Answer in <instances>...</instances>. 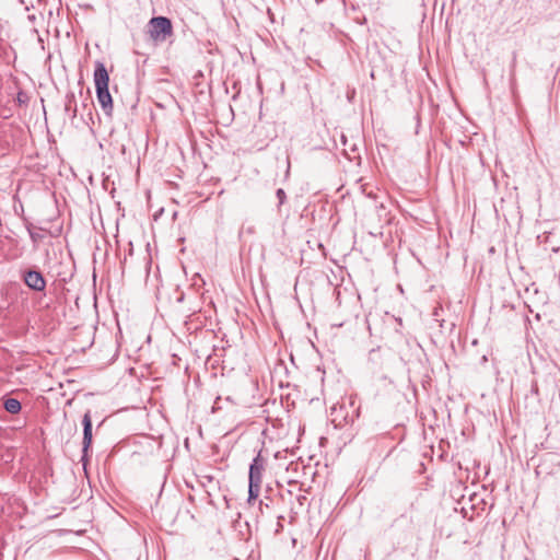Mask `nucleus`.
<instances>
[{
    "label": "nucleus",
    "mask_w": 560,
    "mask_h": 560,
    "mask_svg": "<svg viewBox=\"0 0 560 560\" xmlns=\"http://www.w3.org/2000/svg\"><path fill=\"white\" fill-rule=\"evenodd\" d=\"M93 77H94L95 89L108 88L109 74H108V71L103 62L97 61L95 63Z\"/></svg>",
    "instance_id": "5"
},
{
    "label": "nucleus",
    "mask_w": 560,
    "mask_h": 560,
    "mask_svg": "<svg viewBox=\"0 0 560 560\" xmlns=\"http://www.w3.org/2000/svg\"><path fill=\"white\" fill-rule=\"evenodd\" d=\"M96 98L105 115L110 116L113 112V98L108 88L95 89Z\"/></svg>",
    "instance_id": "6"
},
{
    "label": "nucleus",
    "mask_w": 560,
    "mask_h": 560,
    "mask_svg": "<svg viewBox=\"0 0 560 560\" xmlns=\"http://www.w3.org/2000/svg\"><path fill=\"white\" fill-rule=\"evenodd\" d=\"M265 459L259 451L249 465L248 482L261 483Z\"/></svg>",
    "instance_id": "4"
},
{
    "label": "nucleus",
    "mask_w": 560,
    "mask_h": 560,
    "mask_svg": "<svg viewBox=\"0 0 560 560\" xmlns=\"http://www.w3.org/2000/svg\"><path fill=\"white\" fill-rule=\"evenodd\" d=\"M282 520H283V516H279L278 517L277 529H276L277 533H279V532H281L283 529V525H282V522H281Z\"/></svg>",
    "instance_id": "14"
},
{
    "label": "nucleus",
    "mask_w": 560,
    "mask_h": 560,
    "mask_svg": "<svg viewBox=\"0 0 560 560\" xmlns=\"http://www.w3.org/2000/svg\"><path fill=\"white\" fill-rule=\"evenodd\" d=\"M24 283L34 291H44L46 288V280L43 273L38 270L30 269L23 275Z\"/></svg>",
    "instance_id": "3"
},
{
    "label": "nucleus",
    "mask_w": 560,
    "mask_h": 560,
    "mask_svg": "<svg viewBox=\"0 0 560 560\" xmlns=\"http://www.w3.org/2000/svg\"><path fill=\"white\" fill-rule=\"evenodd\" d=\"M65 112L69 115L71 119H74L77 117L78 110L75 104V96L73 92H70L66 95Z\"/></svg>",
    "instance_id": "7"
},
{
    "label": "nucleus",
    "mask_w": 560,
    "mask_h": 560,
    "mask_svg": "<svg viewBox=\"0 0 560 560\" xmlns=\"http://www.w3.org/2000/svg\"><path fill=\"white\" fill-rule=\"evenodd\" d=\"M82 427H83V439H82V455H81V463L83 467H86V464L90 459V448L93 443V424H92V418H91V411L88 410L82 418Z\"/></svg>",
    "instance_id": "2"
},
{
    "label": "nucleus",
    "mask_w": 560,
    "mask_h": 560,
    "mask_svg": "<svg viewBox=\"0 0 560 560\" xmlns=\"http://www.w3.org/2000/svg\"><path fill=\"white\" fill-rule=\"evenodd\" d=\"M265 508H268V504H267V503H264V501H262V500H260V501H259V510H260L261 512H264Z\"/></svg>",
    "instance_id": "15"
},
{
    "label": "nucleus",
    "mask_w": 560,
    "mask_h": 560,
    "mask_svg": "<svg viewBox=\"0 0 560 560\" xmlns=\"http://www.w3.org/2000/svg\"><path fill=\"white\" fill-rule=\"evenodd\" d=\"M345 409H346V405L343 402L338 404L331 408V416L336 415V417L332 418L334 422H336L338 420V417H340L341 420H343L345 422H349V413L343 412ZM350 421H353V417H351Z\"/></svg>",
    "instance_id": "9"
},
{
    "label": "nucleus",
    "mask_w": 560,
    "mask_h": 560,
    "mask_svg": "<svg viewBox=\"0 0 560 560\" xmlns=\"http://www.w3.org/2000/svg\"><path fill=\"white\" fill-rule=\"evenodd\" d=\"M147 33L155 43H164L174 33L172 21L163 15L153 16L147 24Z\"/></svg>",
    "instance_id": "1"
},
{
    "label": "nucleus",
    "mask_w": 560,
    "mask_h": 560,
    "mask_svg": "<svg viewBox=\"0 0 560 560\" xmlns=\"http://www.w3.org/2000/svg\"><path fill=\"white\" fill-rule=\"evenodd\" d=\"M15 100L19 103V105L22 106V105H26L28 103L30 97H28L26 92H24L23 90H20L16 93V98Z\"/></svg>",
    "instance_id": "12"
},
{
    "label": "nucleus",
    "mask_w": 560,
    "mask_h": 560,
    "mask_svg": "<svg viewBox=\"0 0 560 560\" xmlns=\"http://www.w3.org/2000/svg\"><path fill=\"white\" fill-rule=\"evenodd\" d=\"M261 483L248 482V499L247 502L252 503L257 500L260 492Z\"/></svg>",
    "instance_id": "10"
},
{
    "label": "nucleus",
    "mask_w": 560,
    "mask_h": 560,
    "mask_svg": "<svg viewBox=\"0 0 560 560\" xmlns=\"http://www.w3.org/2000/svg\"><path fill=\"white\" fill-rule=\"evenodd\" d=\"M26 229H27V232H28V234H30V237H31L32 242L34 243V246L36 247V246H37V244H38V242L43 238V235H42V234H39V233L37 232V230H43V229H42V228H36V226H35V225H33V224H28V225L26 226Z\"/></svg>",
    "instance_id": "11"
},
{
    "label": "nucleus",
    "mask_w": 560,
    "mask_h": 560,
    "mask_svg": "<svg viewBox=\"0 0 560 560\" xmlns=\"http://www.w3.org/2000/svg\"><path fill=\"white\" fill-rule=\"evenodd\" d=\"M3 408L11 415H18L22 410V404L16 398H7L3 401Z\"/></svg>",
    "instance_id": "8"
},
{
    "label": "nucleus",
    "mask_w": 560,
    "mask_h": 560,
    "mask_svg": "<svg viewBox=\"0 0 560 560\" xmlns=\"http://www.w3.org/2000/svg\"><path fill=\"white\" fill-rule=\"evenodd\" d=\"M276 197L278 199V207H280L281 205L284 203V201L287 199L285 191L282 188H278L276 190Z\"/></svg>",
    "instance_id": "13"
}]
</instances>
